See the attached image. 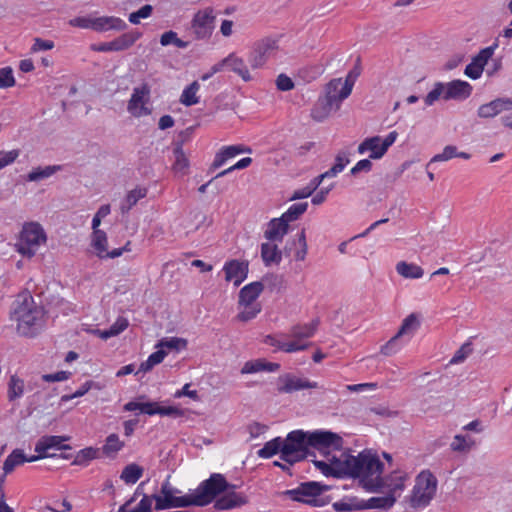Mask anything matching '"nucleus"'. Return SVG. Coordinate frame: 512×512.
Returning <instances> with one entry per match:
<instances>
[{
	"mask_svg": "<svg viewBox=\"0 0 512 512\" xmlns=\"http://www.w3.org/2000/svg\"><path fill=\"white\" fill-rule=\"evenodd\" d=\"M144 473V469L136 463L126 465L120 475V479L126 484H135Z\"/></svg>",
	"mask_w": 512,
	"mask_h": 512,
	"instance_id": "40",
	"label": "nucleus"
},
{
	"mask_svg": "<svg viewBox=\"0 0 512 512\" xmlns=\"http://www.w3.org/2000/svg\"><path fill=\"white\" fill-rule=\"evenodd\" d=\"M353 83L348 81L342 82L341 78L332 79L326 86V95L321 101L325 102L328 109L334 108L338 110L344 99L352 92Z\"/></svg>",
	"mask_w": 512,
	"mask_h": 512,
	"instance_id": "9",
	"label": "nucleus"
},
{
	"mask_svg": "<svg viewBox=\"0 0 512 512\" xmlns=\"http://www.w3.org/2000/svg\"><path fill=\"white\" fill-rule=\"evenodd\" d=\"M152 501V496L144 494L139 504L134 508H130L131 504L134 502V497H131L120 506L118 512H150L152 509Z\"/></svg>",
	"mask_w": 512,
	"mask_h": 512,
	"instance_id": "39",
	"label": "nucleus"
},
{
	"mask_svg": "<svg viewBox=\"0 0 512 512\" xmlns=\"http://www.w3.org/2000/svg\"><path fill=\"white\" fill-rule=\"evenodd\" d=\"M438 481L429 471H422L415 481L412 495L410 497V506L413 508H424L428 506L434 498L437 490Z\"/></svg>",
	"mask_w": 512,
	"mask_h": 512,
	"instance_id": "6",
	"label": "nucleus"
},
{
	"mask_svg": "<svg viewBox=\"0 0 512 512\" xmlns=\"http://www.w3.org/2000/svg\"><path fill=\"white\" fill-rule=\"evenodd\" d=\"M318 325V319L313 320L311 323L294 325L290 330V336L298 340L310 338L315 334Z\"/></svg>",
	"mask_w": 512,
	"mask_h": 512,
	"instance_id": "36",
	"label": "nucleus"
},
{
	"mask_svg": "<svg viewBox=\"0 0 512 512\" xmlns=\"http://www.w3.org/2000/svg\"><path fill=\"white\" fill-rule=\"evenodd\" d=\"M398 137L396 131H391L385 138L372 136L365 138L358 146V153L365 154L370 151V159H381Z\"/></svg>",
	"mask_w": 512,
	"mask_h": 512,
	"instance_id": "8",
	"label": "nucleus"
},
{
	"mask_svg": "<svg viewBox=\"0 0 512 512\" xmlns=\"http://www.w3.org/2000/svg\"><path fill=\"white\" fill-rule=\"evenodd\" d=\"M141 412L147 415H155L159 414L161 416H170V417H182L184 416V410L178 408L176 406H159L156 402H142L141 404Z\"/></svg>",
	"mask_w": 512,
	"mask_h": 512,
	"instance_id": "23",
	"label": "nucleus"
},
{
	"mask_svg": "<svg viewBox=\"0 0 512 512\" xmlns=\"http://www.w3.org/2000/svg\"><path fill=\"white\" fill-rule=\"evenodd\" d=\"M47 240L46 233L37 222H29L23 225L20 242L17 244V251L28 258L36 254L38 247Z\"/></svg>",
	"mask_w": 512,
	"mask_h": 512,
	"instance_id": "7",
	"label": "nucleus"
},
{
	"mask_svg": "<svg viewBox=\"0 0 512 512\" xmlns=\"http://www.w3.org/2000/svg\"><path fill=\"white\" fill-rule=\"evenodd\" d=\"M152 12L153 7L149 4H146L142 6L139 10L132 12L129 15V22H131L132 24H139L140 19L150 17Z\"/></svg>",
	"mask_w": 512,
	"mask_h": 512,
	"instance_id": "55",
	"label": "nucleus"
},
{
	"mask_svg": "<svg viewBox=\"0 0 512 512\" xmlns=\"http://www.w3.org/2000/svg\"><path fill=\"white\" fill-rule=\"evenodd\" d=\"M289 229V223L282 217L274 218L268 223L264 236L269 241H282Z\"/></svg>",
	"mask_w": 512,
	"mask_h": 512,
	"instance_id": "26",
	"label": "nucleus"
},
{
	"mask_svg": "<svg viewBox=\"0 0 512 512\" xmlns=\"http://www.w3.org/2000/svg\"><path fill=\"white\" fill-rule=\"evenodd\" d=\"M307 432L309 449L314 448L319 451L327 449H338L342 445V438L333 432L316 430L313 432Z\"/></svg>",
	"mask_w": 512,
	"mask_h": 512,
	"instance_id": "13",
	"label": "nucleus"
},
{
	"mask_svg": "<svg viewBox=\"0 0 512 512\" xmlns=\"http://www.w3.org/2000/svg\"><path fill=\"white\" fill-rule=\"evenodd\" d=\"M333 508L337 512H348L362 510L361 500L356 497L344 498L341 501L333 503Z\"/></svg>",
	"mask_w": 512,
	"mask_h": 512,
	"instance_id": "47",
	"label": "nucleus"
},
{
	"mask_svg": "<svg viewBox=\"0 0 512 512\" xmlns=\"http://www.w3.org/2000/svg\"><path fill=\"white\" fill-rule=\"evenodd\" d=\"M491 102L497 114L512 110V98H497Z\"/></svg>",
	"mask_w": 512,
	"mask_h": 512,
	"instance_id": "62",
	"label": "nucleus"
},
{
	"mask_svg": "<svg viewBox=\"0 0 512 512\" xmlns=\"http://www.w3.org/2000/svg\"><path fill=\"white\" fill-rule=\"evenodd\" d=\"M297 241L300 246V249L298 251H296L295 259L298 261H303L307 254V241H306L305 229H302L301 232L298 234Z\"/></svg>",
	"mask_w": 512,
	"mask_h": 512,
	"instance_id": "59",
	"label": "nucleus"
},
{
	"mask_svg": "<svg viewBox=\"0 0 512 512\" xmlns=\"http://www.w3.org/2000/svg\"><path fill=\"white\" fill-rule=\"evenodd\" d=\"M166 355L167 352L162 349H158L157 351L153 352L146 361L141 363L138 371L136 372V375L141 372L146 373L150 371L154 366L160 364L164 360Z\"/></svg>",
	"mask_w": 512,
	"mask_h": 512,
	"instance_id": "43",
	"label": "nucleus"
},
{
	"mask_svg": "<svg viewBox=\"0 0 512 512\" xmlns=\"http://www.w3.org/2000/svg\"><path fill=\"white\" fill-rule=\"evenodd\" d=\"M445 86V101L456 100L463 101L467 99L472 93V86L470 83L462 80H453L444 83Z\"/></svg>",
	"mask_w": 512,
	"mask_h": 512,
	"instance_id": "18",
	"label": "nucleus"
},
{
	"mask_svg": "<svg viewBox=\"0 0 512 512\" xmlns=\"http://www.w3.org/2000/svg\"><path fill=\"white\" fill-rule=\"evenodd\" d=\"M228 484L230 486L228 489H226L227 492L221 497H219L214 503V508L218 511L238 508L245 505L248 502L246 495L234 491V489L236 488L235 485L230 483ZM221 493H223V491Z\"/></svg>",
	"mask_w": 512,
	"mask_h": 512,
	"instance_id": "15",
	"label": "nucleus"
},
{
	"mask_svg": "<svg viewBox=\"0 0 512 512\" xmlns=\"http://www.w3.org/2000/svg\"><path fill=\"white\" fill-rule=\"evenodd\" d=\"M252 163V158L250 157H245V158H242L241 160H239L236 164H234L233 166L229 167L228 169L226 170H223L221 172H219L215 178H220V177H223L227 174H229L230 172L234 171V170H240V169H244V168H247L250 164Z\"/></svg>",
	"mask_w": 512,
	"mask_h": 512,
	"instance_id": "61",
	"label": "nucleus"
},
{
	"mask_svg": "<svg viewBox=\"0 0 512 512\" xmlns=\"http://www.w3.org/2000/svg\"><path fill=\"white\" fill-rule=\"evenodd\" d=\"M97 456V450L93 447H87L77 452L73 464L86 465Z\"/></svg>",
	"mask_w": 512,
	"mask_h": 512,
	"instance_id": "52",
	"label": "nucleus"
},
{
	"mask_svg": "<svg viewBox=\"0 0 512 512\" xmlns=\"http://www.w3.org/2000/svg\"><path fill=\"white\" fill-rule=\"evenodd\" d=\"M224 63H227L228 70L237 74L243 81L248 82L252 79L244 59L235 53H231L224 58Z\"/></svg>",
	"mask_w": 512,
	"mask_h": 512,
	"instance_id": "27",
	"label": "nucleus"
},
{
	"mask_svg": "<svg viewBox=\"0 0 512 512\" xmlns=\"http://www.w3.org/2000/svg\"><path fill=\"white\" fill-rule=\"evenodd\" d=\"M124 442L115 433L110 434L102 447L103 453L108 457H114L123 447Z\"/></svg>",
	"mask_w": 512,
	"mask_h": 512,
	"instance_id": "42",
	"label": "nucleus"
},
{
	"mask_svg": "<svg viewBox=\"0 0 512 512\" xmlns=\"http://www.w3.org/2000/svg\"><path fill=\"white\" fill-rule=\"evenodd\" d=\"M19 154L20 152L17 149L11 151H0V170L13 163Z\"/></svg>",
	"mask_w": 512,
	"mask_h": 512,
	"instance_id": "60",
	"label": "nucleus"
},
{
	"mask_svg": "<svg viewBox=\"0 0 512 512\" xmlns=\"http://www.w3.org/2000/svg\"><path fill=\"white\" fill-rule=\"evenodd\" d=\"M462 158L468 160L471 158V154L467 152H458V149L454 145H447L444 147L442 153L436 154L430 160V163L448 161L452 158Z\"/></svg>",
	"mask_w": 512,
	"mask_h": 512,
	"instance_id": "37",
	"label": "nucleus"
},
{
	"mask_svg": "<svg viewBox=\"0 0 512 512\" xmlns=\"http://www.w3.org/2000/svg\"><path fill=\"white\" fill-rule=\"evenodd\" d=\"M331 464L325 461H314L315 466L325 475L333 477H343L345 475L344 469V452L339 458L333 456L330 460Z\"/></svg>",
	"mask_w": 512,
	"mask_h": 512,
	"instance_id": "24",
	"label": "nucleus"
},
{
	"mask_svg": "<svg viewBox=\"0 0 512 512\" xmlns=\"http://www.w3.org/2000/svg\"><path fill=\"white\" fill-rule=\"evenodd\" d=\"M93 18L90 16H79L69 20V25L82 29H93Z\"/></svg>",
	"mask_w": 512,
	"mask_h": 512,
	"instance_id": "58",
	"label": "nucleus"
},
{
	"mask_svg": "<svg viewBox=\"0 0 512 512\" xmlns=\"http://www.w3.org/2000/svg\"><path fill=\"white\" fill-rule=\"evenodd\" d=\"M68 438L62 436H43L35 445V452L38 453L39 459L50 457L52 454L49 453L50 449H70L69 445L62 444L63 441Z\"/></svg>",
	"mask_w": 512,
	"mask_h": 512,
	"instance_id": "19",
	"label": "nucleus"
},
{
	"mask_svg": "<svg viewBox=\"0 0 512 512\" xmlns=\"http://www.w3.org/2000/svg\"><path fill=\"white\" fill-rule=\"evenodd\" d=\"M127 24L124 20L115 16H101L93 18V29L96 32H106L110 30L124 31Z\"/></svg>",
	"mask_w": 512,
	"mask_h": 512,
	"instance_id": "21",
	"label": "nucleus"
},
{
	"mask_svg": "<svg viewBox=\"0 0 512 512\" xmlns=\"http://www.w3.org/2000/svg\"><path fill=\"white\" fill-rule=\"evenodd\" d=\"M147 189L146 188H135L128 192L125 199L121 202L120 211L122 214L128 213L137 202L146 197Z\"/></svg>",
	"mask_w": 512,
	"mask_h": 512,
	"instance_id": "35",
	"label": "nucleus"
},
{
	"mask_svg": "<svg viewBox=\"0 0 512 512\" xmlns=\"http://www.w3.org/2000/svg\"><path fill=\"white\" fill-rule=\"evenodd\" d=\"M97 388L99 389L100 387L98 386V384H96L95 382L93 381H86L84 384H82L80 386L79 389H77L73 394L71 395H63L61 397V401L63 402H67V401H70L74 398H78V397H82L84 396L91 388Z\"/></svg>",
	"mask_w": 512,
	"mask_h": 512,
	"instance_id": "54",
	"label": "nucleus"
},
{
	"mask_svg": "<svg viewBox=\"0 0 512 512\" xmlns=\"http://www.w3.org/2000/svg\"><path fill=\"white\" fill-rule=\"evenodd\" d=\"M15 85L13 70L10 67L0 69V88H9Z\"/></svg>",
	"mask_w": 512,
	"mask_h": 512,
	"instance_id": "57",
	"label": "nucleus"
},
{
	"mask_svg": "<svg viewBox=\"0 0 512 512\" xmlns=\"http://www.w3.org/2000/svg\"><path fill=\"white\" fill-rule=\"evenodd\" d=\"M264 285L262 282L255 281L245 285L239 292V304H254L256 299L262 293Z\"/></svg>",
	"mask_w": 512,
	"mask_h": 512,
	"instance_id": "28",
	"label": "nucleus"
},
{
	"mask_svg": "<svg viewBox=\"0 0 512 512\" xmlns=\"http://www.w3.org/2000/svg\"><path fill=\"white\" fill-rule=\"evenodd\" d=\"M419 325H420V323H419L416 315L410 314L403 320L402 325L400 326L397 334L401 338L406 335L411 337L416 332Z\"/></svg>",
	"mask_w": 512,
	"mask_h": 512,
	"instance_id": "45",
	"label": "nucleus"
},
{
	"mask_svg": "<svg viewBox=\"0 0 512 512\" xmlns=\"http://www.w3.org/2000/svg\"><path fill=\"white\" fill-rule=\"evenodd\" d=\"M318 388V383L307 378L297 377L292 373H286L277 379V391L279 393H293L304 389Z\"/></svg>",
	"mask_w": 512,
	"mask_h": 512,
	"instance_id": "14",
	"label": "nucleus"
},
{
	"mask_svg": "<svg viewBox=\"0 0 512 512\" xmlns=\"http://www.w3.org/2000/svg\"><path fill=\"white\" fill-rule=\"evenodd\" d=\"M276 86L280 91H290L294 88V82L285 74H280L276 79Z\"/></svg>",
	"mask_w": 512,
	"mask_h": 512,
	"instance_id": "64",
	"label": "nucleus"
},
{
	"mask_svg": "<svg viewBox=\"0 0 512 512\" xmlns=\"http://www.w3.org/2000/svg\"><path fill=\"white\" fill-rule=\"evenodd\" d=\"M91 244L99 258H116L123 253V249L107 251V235L103 230L93 231Z\"/></svg>",
	"mask_w": 512,
	"mask_h": 512,
	"instance_id": "20",
	"label": "nucleus"
},
{
	"mask_svg": "<svg viewBox=\"0 0 512 512\" xmlns=\"http://www.w3.org/2000/svg\"><path fill=\"white\" fill-rule=\"evenodd\" d=\"M46 312L37 304L33 296L25 291L17 295L12 303L10 318L16 322V330L20 336L33 338L45 326Z\"/></svg>",
	"mask_w": 512,
	"mask_h": 512,
	"instance_id": "2",
	"label": "nucleus"
},
{
	"mask_svg": "<svg viewBox=\"0 0 512 512\" xmlns=\"http://www.w3.org/2000/svg\"><path fill=\"white\" fill-rule=\"evenodd\" d=\"M239 305L243 306V310L238 313L237 319L242 322H248L254 319L261 312L262 309L259 303Z\"/></svg>",
	"mask_w": 512,
	"mask_h": 512,
	"instance_id": "50",
	"label": "nucleus"
},
{
	"mask_svg": "<svg viewBox=\"0 0 512 512\" xmlns=\"http://www.w3.org/2000/svg\"><path fill=\"white\" fill-rule=\"evenodd\" d=\"M225 272V280L233 281L234 285L238 287L248 275V262L231 260L225 263L223 267Z\"/></svg>",
	"mask_w": 512,
	"mask_h": 512,
	"instance_id": "17",
	"label": "nucleus"
},
{
	"mask_svg": "<svg viewBox=\"0 0 512 512\" xmlns=\"http://www.w3.org/2000/svg\"><path fill=\"white\" fill-rule=\"evenodd\" d=\"M332 111H336V109H334V108L328 109V106L326 105V103L321 101V99H319V101L317 102V105L312 109L311 116L317 122H322L324 119H326L329 116V114Z\"/></svg>",
	"mask_w": 512,
	"mask_h": 512,
	"instance_id": "53",
	"label": "nucleus"
},
{
	"mask_svg": "<svg viewBox=\"0 0 512 512\" xmlns=\"http://www.w3.org/2000/svg\"><path fill=\"white\" fill-rule=\"evenodd\" d=\"M61 170L60 165H49L45 167L38 166L33 168L25 177L28 182H38L51 177Z\"/></svg>",
	"mask_w": 512,
	"mask_h": 512,
	"instance_id": "31",
	"label": "nucleus"
},
{
	"mask_svg": "<svg viewBox=\"0 0 512 512\" xmlns=\"http://www.w3.org/2000/svg\"><path fill=\"white\" fill-rule=\"evenodd\" d=\"M497 47L498 43L495 42L491 46L481 49L479 53L472 58V61L484 70V67L488 64L489 60L492 59Z\"/></svg>",
	"mask_w": 512,
	"mask_h": 512,
	"instance_id": "46",
	"label": "nucleus"
},
{
	"mask_svg": "<svg viewBox=\"0 0 512 512\" xmlns=\"http://www.w3.org/2000/svg\"><path fill=\"white\" fill-rule=\"evenodd\" d=\"M150 98V86L142 83L140 86L133 88V93L128 101V112L136 117H142L151 114V110L146 106Z\"/></svg>",
	"mask_w": 512,
	"mask_h": 512,
	"instance_id": "10",
	"label": "nucleus"
},
{
	"mask_svg": "<svg viewBox=\"0 0 512 512\" xmlns=\"http://www.w3.org/2000/svg\"><path fill=\"white\" fill-rule=\"evenodd\" d=\"M141 36L142 33L136 30L121 34L112 40L115 52L128 50L135 44L138 39L141 38Z\"/></svg>",
	"mask_w": 512,
	"mask_h": 512,
	"instance_id": "30",
	"label": "nucleus"
},
{
	"mask_svg": "<svg viewBox=\"0 0 512 512\" xmlns=\"http://www.w3.org/2000/svg\"><path fill=\"white\" fill-rule=\"evenodd\" d=\"M396 271L399 275L408 279H419L424 274V271L420 266L405 261L397 263Z\"/></svg>",
	"mask_w": 512,
	"mask_h": 512,
	"instance_id": "38",
	"label": "nucleus"
},
{
	"mask_svg": "<svg viewBox=\"0 0 512 512\" xmlns=\"http://www.w3.org/2000/svg\"><path fill=\"white\" fill-rule=\"evenodd\" d=\"M215 15L212 8L198 11L191 22V31L198 40L207 39L214 29Z\"/></svg>",
	"mask_w": 512,
	"mask_h": 512,
	"instance_id": "11",
	"label": "nucleus"
},
{
	"mask_svg": "<svg viewBox=\"0 0 512 512\" xmlns=\"http://www.w3.org/2000/svg\"><path fill=\"white\" fill-rule=\"evenodd\" d=\"M440 99L445 100V86L443 82H436L432 90L425 96L424 102L427 106H432Z\"/></svg>",
	"mask_w": 512,
	"mask_h": 512,
	"instance_id": "51",
	"label": "nucleus"
},
{
	"mask_svg": "<svg viewBox=\"0 0 512 512\" xmlns=\"http://www.w3.org/2000/svg\"><path fill=\"white\" fill-rule=\"evenodd\" d=\"M328 487L315 481L301 483L297 488L286 490L283 494L293 501L315 507L325 506L330 498L324 495Z\"/></svg>",
	"mask_w": 512,
	"mask_h": 512,
	"instance_id": "4",
	"label": "nucleus"
},
{
	"mask_svg": "<svg viewBox=\"0 0 512 512\" xmlns=\"http://www.w3.org/2000/svg\"><path fill=\"white\" fill-rule=\"evenodd\" d=\"M308 208V203L307 202H301V203H295L293 205H291L288 210L282 214V218L284 220H286V222H292V221H296L297 219L300 218V216L302 214H304L306 212Z\"/></svg>",
	"mask_w": 512,
	"mask_h": 512,
	"instance_id": "48",
	"label": "nucleus"
},
{
	"mask_svg": "<svg viewBox=\"0 0 512 512\" xmlns=\"http://www.w3.org/2000/svg\"><path fill=\"white\" fill-rule=\"evenodd\" d=\"M261 257L266 266L279 264L282 260V253L276 244L263 243L261 245Z\"/></svg>",
	"mask_w": 512,
	"mask_h": 512,
	"instance_id": "33",
	"label": "nucleus"
},
{
	"mask_svg": "<svg viewBox=\"0 0 512 512\" xmlns=\"http://www.w3.org/2000/svg\"><path fill=\"white\" fill-rule=\"evenodd\" d=\"M280 364L267 362L264 359L247 361L241 369L242 374H252L260 371L275 372L279 370Z\"/></svg>",
	"mask_w": 512,
	"mask_h": 512,
	"instance_id": "29",
	"label": "nucleus"
},
{
	"mask_svg": "<svg viewBox=\"0 0 512 512\" xmlns=\"http://www.w3.org/2000/svg\"><path fill=\"white\" fill-rule=\"evenodd\" d=\"M307 432L303 430H294L288 433L284 440L282 450V460L289 465H293L306 459L309 454Z\"/></svg>",
	"mask_w": 512,
	"mask_h": 512,
	"instance_id": "5",
	"label": "nucleus"
},
{
	"mask_svg": "<svg viewBox=\"0 0 512 512\" xmlns=\"http://www.w3.org/2000/svg\"><path fill=\"white\" fill-rule=\"evenodd\" d=\"M173 154L175 158V161L172 166L173 171L176 174L185 175L189 167V161L183 151L181 144L176 145V147L173 149Z\"/></svg>",
	"mask_w": 512,
	"mask_h": 512,
	"instance_id": "41",
	"label": "nucleus"
},
{
	"mask_svg": "<svg viewBox=\"0 0 512 512\" xmlns=\"http://www.w3.org/2000/svg\"><path fill=\"white\" fill-rule=\"evenodd\" d=\"M404 488V484L402 482V478L400 477V482L396 483L392 489H390V493L381 497H372L368 500H361L362 510L364 509H389L396 502V497L394 493L396 491H402Z\"/></svg>",
	"mask_w": 512,
	"mask_h": 512,
	"instance_id": "16",
	"label": "nucleus"
},
{
	"mask_svg": "<svg viewBox=\"0 0 512 512\" xmlns=\"http://www.w3.org/2000/svg\"><path fill=\"white\" fill-rule=\"evenodd\" d=\"M345 475L359 478L361 485L370 492H377L381 488L389 487L382 478L383 463L379 457L370 450H364L357 456L344 453Z\"/></svg>",
	"mask_w": 512,
	"mask_h": 512,
	"instance_id": "1",
	"label": "nucleus"
},
{
	"mask_svg": "<svg viewBox=\"0 0 512 512\" xmlns=\"http://www.w3.org/2000/svg\"><path fill=\"white\" fill-rule=\"evenodd\" d=\"M37 460H39V456L33 455L31 457H27L24 454L23 450H21V449L13 450L11 452V454H9L8 457L6 458V460L4 461V464H3L4 475L1 477L0 481L3 482L5 475L10 474L11 472L14 471V469L16 467L22 465L23 463L34 462Z\"/></svg>",
	"mask_w": 512,
	"mask_h": 512,
	"instance_id": "22",
	"label": "nucleus"
},
{
	"mask_svg": "<svg viewBox=\"0 0 512 512\" xmlns=\"http://www.w3.org/2000/svg\"><path fill=\"white\" fill-rule=\"evenodd\" d=\"M157 348L164 350V348L167 349H175L177 351L185 349L187 347V340L184 338H178V337H166L162 338L158 344L156 345Z\"/></svg>",
	"mask_w": 512,
	"mask_h": 512,
	"instance_id": "49",
	"label": "nucleus"
},
{
	"mask_svg": "<svg viewBox=\"0 0 512 512\" xmlns=\"http://www.w3.org/2000/svg\"><path fill=\"white\" fill-rule=\"evenodd\" d=\"M199 87L200 85L197 81L192 82L183 90L180 97V102L185 106H192L197 104L199 99L196 96V93L199 90Z\"/></svg>",
	"mask_w": 512,
	"mask_h": 512,
	"instance_id": "44",
	"label": "nucleus"
},
{
	"mask_svg": "<svg viewBox=\"0 0 512 512\" xmlns=\"http://www.w3.org/2000/svg\"><path fill=\"white\" fill-rule=\"evenodd\" d=\"M246 149L242 145H231L225 146L218 151L214 157V160L209 168V172H214L225 164L228 159L235 157L236 155L245 152ZM250 151V149H247Z\"/></svg>",
	"mask_w": 512,
	"mask_h": 512,
	"instance_id": "25",
	"label": "nucleus"
},
{
	"mask_svg": "<svg viewBox=\"0 0 512 512\" xmlns=\"http://www.w3.org/2000/svg\"><path fill=\"white\" fill-rule=\"evenodd\" d=\"M284 440L281 437H276L268 442H266L260 450H258L257 455L260 458L268 459L276 454H280V458L282 459V450H283Z\"/></svg>",
	"mask_w": 512,
	"mask_h": 512,
	"instance_id": "34",
	"label": "nucleus"
},
{
	"mask_svg": "<svg viewBox=\"0 0 512 512\" xmlns=\"http://www.w3.org/2000/svg\"><path fill=\"white\" fill-rule=\"evenodd\" d=\"M25 383L24 380L17 375H11L7 383V399L9 402H14L24 395Z\"/></svg>",
	"mask_w": 512,
	"mask_h": 512,
	"instance_id": "32",
	"label": "nucleus"
},
{
	"mask_svg": "<svg viewBox=\"0 0 512 512\" xmlns=\"http://www.w3.org/2000/svg\"><path fill=\"white\" fill-rule=\"evenodd\" d=\"M225 477L220 473H213L202 481L199 486L190 494L184 496H175L172 493L161 495L165 500L173 503L176 508H186L190 506L203 507L214 501L222 491L229 488Z\"/></svg>",
	"mask_w": 512,
	"mask_h": 512,
	"instance_id": "3",
	"label": "nucleus"
},
{
	"mask_svg": "<svg viewBox=\"0 0 512 512\" xmlns=\"http://www.w3.org/2000/svg\"><path fill=\"white\" fill-rule=\"evenodd\" d=\"M451 449L456 452H464L470 449L466 437L463 435H456L451 443Z\"/></svg>",
	"mask_w": 512,
	"mask_h": 512,
	"instance_id": "63",
	"label": "nucleus"
},
{
	"mask_svg": "<svg viewBox=\"0 0 512 512\" xmlns=\"http://www.w3.org/2000/svg\"><path fill=\"white\" fill-rule=\"evenodd\" d=\"M276 49L277 42L273 39L266 38L256 42L248 55L250 66L253 69L262 67Z\"/></svg>",
	"mask_w": 512,
	"mask_h": 512,
	"instance_id": "12",
	"label": "nucleus"
},
{
	"mask_svg": "<svg viewBox=\"0 0 512 512\" xmlns=\"http://www.w3.org/2000/svg\"><path fill=\"white\" fill-rule=\"evenodd\" d=\"M401 337L396 334L393 336L385 345L381 347V353L385 356H391L395 354L401 347Z\"/></svg>",
	"mask_w": 512,
	"mask_h": 512,
	"instance_id": "56",
	"label": "nucleus"
}]
</instances>
